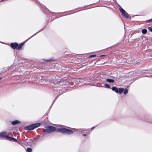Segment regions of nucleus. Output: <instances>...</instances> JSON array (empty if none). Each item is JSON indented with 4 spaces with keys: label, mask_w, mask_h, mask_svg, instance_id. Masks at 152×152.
I'll list each match as a JSON object with an SVG mask.
<instances>
[{
    "label": "nucleus",
    "mask_w": 152,
    "mask_h": 152,
    "mask_svg": "<svg viewBox=\"0 0 152 152\" xmlns=\"http://www.w3.org/2000/svg\"><path fill=\"white\" fill-rule=\"evenodd\" d=\"M40 125V123H35L25 127L24 129L26 130H32L38 127Z\"/></svg>",
    "instance_id": "1"
},
{
    "label": "nucleus",
    "mask_w": 152,
    "mask_h": 152,
    "mask_svg": "<svg viewBox=\"0 0 152 152\" xmlns=\"http://www.w3.org/2000/svg\"><path fill=\"white\" fill-rule=\"evenodd\" d=\"M7 133L6 131L2 132L0 134V136H1L2 138L5 137L7 139L10 141H14L15 142L18 141V140L16 138L8 136L7 135Z\"/></svg>",
    "instance_id": "2"
},
{
    "label": "nucleus",
    "mask_w": 152,
    "mask_h": 152,
    "mask_svg": "<svg viewBox=\"0 0 152 152\" xmlns=\"http://www.w3.org/2000/svg\"><path fill=\"white\" fill-rule=\"evenodd\" d=\"M57 130L59 132L64 134L70 135L73 133V132L72 130L64 128H59Z\"/></svg>",
    "instance_id": "3"
},
{
    "label": "nucleus",
    "mask_w": 152,
    "mask_h": 152,
    "mask_svg": "<svg viewBox=\"0 0 152 152\" xmlns=\"http://www.w3.org/2000/svg\"><path fill=\"white\" fill-rule=\"evenodd\" d=\"M56 129V127L52 126H48L45 129L43 130V132L48 133H52L55 132Z\"/></svg>",
    "instance_id": "4"
},
{
    "label": "nucleus",
    "mask_w": 152,
    "mask_h": 152,
    "mask_svg": "<svg viewBox=\"0 0 152 152\" xmlns=\"http://www.w3.org/2000/svg\"><path fill=\"white\" fill-rule=\"evenodd\" d=\"M42 30H43V28L41 30H39V31L37 32L36 34H34V35L32 36L30 38H28V39H27L26 41L20 44L19 45L18 44V46L17 47V50H20L26 42L29 39H30L32 37H33L35 35H36V34H37L38 33L41 31H42Z\"/></svg>",
    "instance_id": "5"
},
{
    "label": "nucleus",
    "mask_w": 152,
    "mask_h": 152,
    "mask_svg": "<svg viewBox=\"0 0 152 152\" xmlns=\"http://www.w3.org/2000/svg\"><path fill=\"white\" fill-rule=\"evenodd\" d=\"M119 10L121 13L122 15L125 18L127 19L129 18L130 19L131 18L128 13H127L122 8H120Z\"/></svg>",
    "instance_id": "6"
},
{
    "label": "nucleus",
    "mask_w": 152,
    "mask_h": 152,
    "mask_svg": "<svg viewBox=\"0 0 152 152\" xmlns=\"http://www.w3.org/2000/svg\"><path fill=\"white\" fill-rule=\"evenodd\" d=\"M111 89L112 91H115L116 93H118L120 94H121L124 90V88H118L115 86L113 87Z\"/></svg>",
    "instance_id": "7"
},
{
    "label": "nucleus",
    "mask_w": 152,
    "mask_h": 152,
    "mask_svg": "<svg viewBox=\"0 0 152 152\" xmlns=\"http://www.w3.org/2000/svg\"><path fill=\"white\" fill-rule=\"evenodd\" d=\"M95 80V78L94 77H92L91 78H89V79H85L84 80L85 81H87L88 82H91L92 81H94ZM83 79H77V82H83L84 81Z\"/></svg>",
    "instance_id": "8"
},
{
    "label": "nucleus",
    "mask_w": 152,
    "mask_h": 152,
    "mask_svg": "<svg viewBox=\"0 0 152 152\" xmlns=\"http://www.w3.org/2000/svg\"><path fill=\"white\" fill-rule=\"evenodd\" d=\"M18 45V44L17 42L12 43L10 44V46L13 49H17Z\"/></svg>",
    "instance_id": "9"
},
{
    "label": "nucleus",
    "mask_w": 152,
    "mask_h": 152,
    "mask_svg": "<svg viewBox=\"0 0 152 152\" xmlns=\"http://www.w3.org/2000/svg\"><path fill=\"white\" fill-rule=\"evenodd\" d=\"M20 123V121L18 120H15L12 121L11 124L12 125H15Z\"/></svg>",
    "instance_id": "10"
},
{
    "label": "nucleus",
    "mask_w": 152,
    "mask_h": 152,
    "mask_svg": "<svg viewBox=\"0 0 152 152\" xmlns=\"http://www.w3.org/2000/svg\"><path fill=\"white\" fill-rule=\"evenodd\" d=\"M106 81L107 82L111 83H113L115 82L114 80L109 78L107 79H106Z\"/></svg>",
    "instance_id": "11"
},
{
    "label": "nucleus",
    "mask_w": 152,
    "mask_h": 152,
    "mask_svg": "<svg viewBox=\"0 0 152 152\" xmlns=\"http://www.w3.org/2000/svg\"><path fill=\"white\" fill-rule=\"evenodd\" d=\"M142 32L143 34H145L147 32V30L145 28H144L142 30Z\"/></svg>",
    "instance_id": "12"
},
{
    "label": "nucleus",
    "mask_w": 152,
    "mask_h": 152,
    "mask_svg": "<svg viewBox=\"0 0 152 152\" xmlns=\"http://www.w3.org/2000/svg\"><path fill=\"white\" fill-rule=\"evenodd\" d=\"M123 92H124V94L125 95L128 92V89L126 88H125V89H124V90Z\"/></svg>",
    "instance_id": "13"
},
{
    "label": "nucleus",
    "mask_w": 152,
    "mask_h": 152,
    "mask_svg": "<svg viewBox=\"0 0 152 152\" xmlns=\"http://www.w3.org/2000/svg\"><path fill=\"white\" fill-rule=\"evenodd\" d=\"M53 58H51L50 59H48L47 60H44L46 62H50L52 61H53Z\"/></svg>",
    "instance_id": "14"
},
{
    "label": "nucleus",
    "mask_w": 152,
    "mask_h": 152,
    "mask_svg": "<svg viewBox=\"0 0 152 152\" xmlns=\"http://www.w3.org/2000/svg\"><path fill=\"white\" fill-rule=\"evenodd\" d=\"M32 151V149L30 148H28L27 149V151L28 152H31Z\"/></svg>",
    "instance_id": "15"
},
{
    "label": "nucleus",
    "mask_w": 152,
    "mask_h": 152,
    "mask_svg": "<svg viewBox=\"0 0 152 152\" xmlns=\"http://www.w3.org/2000/svg\"><path fill=\"white\" fill-rule=\"evenodd\" d=\"M104 86L105 87L107 88H110V86L107 84H104Z\"/></svg>",
    "instance_id": "16"
},
{
    "label": "nucleus",
    "mask_w": 152,
    "mask_h": 152,
    "mask_svg": "<svg viewBox=\"0 0 152 152\" xmlns=\"http://www.w3.org/2000/svg\"><path fill=\"white\" fill-rule=\"evenodd\" d=\"M96 56V55L94 54V55H92L89 56V58H93L95 57Z\"/></svg>",
    "instance_id": "17"
},
{
    "label": "nucleus",
    "mask_w": 152,
    "mask_h": 152,
    "mask_svg": "<svg viewBox=\"0 0 152 152\" xmlns=\"http://www.w3.org/2000/svg\"><path fill=\"white\" fill-rule=\"evenodd\" d=\"M147 122L152 124V119H149L147 120Z\"/></svg>",
    "instance_id": "18"
},
{
    "label": "nucleus",
    "mask_w": 152,
    "mask_h": 152,
    "mask_svg": "<svg viewBox=\"0 0 152 152\" xmlns=\"http://www.w3.org/2000/svg\"><path fill=\"white\" fill-rule=\"evenodd\" d=\"M148 29L150 31L152 32V28L151 27H149L148 28Z\"/></svg>",
    "instance_id": "19"
},
{
    "label": "nucleus",
    "mask_w": 152,
    "mask_h": 152,
    "mask_svg": "<svg viewBox=\"0 0 152 152\" xmlns=\"http://www.w3.org/2000/svg\"><path fill=\"white\" fill-rule=\"evenodd\" d=\"M152 21V18L151 19H150L147 20L146 21V22L147 23L150 22Z\"/></svg>",
    "instance_id": "20"
},
{
    "label": "nucleus",
    "mask_w": 152,
    "mask_h": 152,
    "mask_svg": "<svg viewBox=\"0 0 152 152\" xmlns=\"http://www.w3.org/2000/svg\"><path fill=\"white\" fill-rule=\"evenodd\" d=\"M64 91H59V94H60V95H61V94H63V92H64Z\"/></svg>",
    "instance_id": "21"
},
{
    "label": "nucleus",
    "mask_w": 152,
    "mask_h": 152,
    "mask_svg": "<svg viewBox=\"0 0 152 152\" xmlns=\"http://www.w3.org/2000/svg\"><path fill=\"white\" fill-rule=\"evenodd\" d=\"M55 101H56V100H55V99H54V100H53V103H52V105H51V107H50V108L51 107H52V105H53V104L54 103V102Z\"/></svg>",
    "instance_id": "22"
},
{
    "label": "nucleus",
    "mask_w": 152,
    "mask_h": 152,
    "mask_svg": "<svg viewBox=\"0 0 152 152\" xmlns=\"http://www.w3.org/2000/svg\"><path fill=\"white\" fill-rule=\"evenodd\" d=\"M106 56L105 55H102L101 56H100V57H105Z\"/></svg>",
    "instance_id": "23"
},
{
    "label": "nucleus",
    "mask_w": 152,
    "mask_h": 152,
    "mask_svg": "<svg viewBox=\"0 0 152 152\" xmlns=\"http://www.w3.org/2000/svg\"><path fill=\"white\" fill-rule=\"evenodd\" d=\"M59 96V95H57L56 96V97L54 99H55V100H56V99Z\"/></svg>",
    "instance_id": "24"
},
{
    "label": "nucleus",
    "mask_w": 152,
    "mask_h": 152,
    "mask_svg": "<svg viewBox=\"0 0 152 152\" xmlns=\"http://www.w3.org/2000/svg\"><path fill=\"white\" fill-rule=\"evenodd\" d=\"M87 135V134H83V136H84V137H86V136Z\"/></svg>",
    "instance_id": "25"
},
{
    "label": "nucleus",
    "mask_w": 152,
    "mask_h": 152,
    "mask_svg": "<svg viewBox=\"0 0 152 152\" xmlns=\"http://www.w3.org/2000/svg\"><path fill=\"white\" fill-rule=\"evenodd\" d=\"M151 76V75H145V76L149 77L150 76Z\"/></svg>",
    "instance_id": "26"
},
{
    "label": "nucleus",
    "mask_w": 152,
    "mask_h": 152,
    "mask_svg": "<svg viewBox=\"0 0 152 152\" xmlns=\"http://www.w3.org/2000/svg\"><path fill=\"white\" fill-rule=\"evenodd\" d=\"M94 128H95L93 126V127H92V128H91V129L92 130H93V129H94Z\"/></svg>",
    "instance_id": "27"
},
{
    "label": "nucleus",
    "mask_w": 152,
    "mask_h": 152,
    "mask_svg": "<svg viewBox=\"0 0 152 152\" xmlns=\"http://www.w3.org/2000/svg\"><path fill=\"white\" fill-rule=\"evenodd\" d=\"M150 74H152V70L150 71Z\"/></svg>",
    "instance_id": "28"
},
{
    "label": "nucleus",
    "mask_w": 152,
    "mask_h": 152,
    "mask_svg": "<svg viewBox=\"0 0 152 152\" xmlns=\"http://www.w3.org/2000/svg\"><path fill=\"white\" fill-rule=\"evenodd\" d=\"M41 80H46L45 79H42V78H41Z\"/></svg>",
    "instance_id": "29"
},
{
    "label": "nucleus",
    "mask_w": 152,
    "mask_h": 152,
    "mask_svg": "<svg viewBox=\"0 0 152 152\" xmlns=\"http://www.w3.org/2000/svg\"><path fill=\"white\" fill-rule=\"evenodd\" d=\"M2 79V78L1 77H0V81Z\"/></svg>",
    "instance_id": "30"
},
{
    "label": "nucleus",
    "mask_w": 152,
    "mask_h": 152,
    "mask_svg": "<svg viewBox=\"0 0 152 152\" xmlns=\"http://www.w3.org/2000/svg\"><path fill=\"white\" fill-rule=\"evenodd\" d=\"M140 16V15H134V16Z\"/></svg>",
    "instance_id": "31"
},
{
    "label": "nucleus",
    "mask_w": 152,
    "mask_h": 152,
    "mask_svg": "<svg viewBox=\"0 0 152 152\" xmlns=\"http://www.w3.org/2000/svg\"><path fill=\"white\" fill-rule=\"evenodd\" d=\"M110 77H111L114 78V77H113V76H111Z\"/></svg>",
    "instance_id": "32"
},
{
    "label": "nucleus",
    "mask_w": 152,
    "mask_h": 152,
    "mask_svg": "<svg viewBox=\"0 0 152 152\" xmlns=\"http://www.w3.org/2000/svg\"><path fill=\"white\" fill-rule=\"evenodd\" d=\"M1 133H2V132H1L0 133V134ZM0 137H1V136H0Z\"/></svg>",
    "instance_id": "33"
},
{
    "label": "nucleus",
    "mask_w": 152,
    "mask_h": 152,
    "mask_svg": "<svg viewBox=\"0 0 152 152\" xmlns=\"http://www.w3.org/2000/svg\"><path fill=\"white\" fill-rule=\"evenodd\" d=\"M150 56H152V55H151Z\"/></svg>",
    "instance_id": "34"
},
{
    "label": "nucleus",
    "mask_w": 152,
    "mask_h": 152,
    "mask_svg": "<svg viewBox=\"0 0 152 152\" xmlns=\"http://www.w3.org/2000/svg\"><path fill=\"white\" fill-rule=\"evenodd\" d=\"M144 72L146 73V74L147 73V72Z\"/></svg>",
    "instance_id": "35"
},
{
    "label": "nucleus",
    "mask_w": 152,
    "mask_h": 152,
    "mask_svg": "<svg viewBox=\"0 0 152 152\" xmlns=\"http://www.w3.org/2000/svg\"><path fill=\"white\" fill-rule=\"evenodd\" d=\"M79 130H81V129H79Z\"/></svg>",
    "instance_id": "36"
}]
</instances>
